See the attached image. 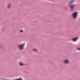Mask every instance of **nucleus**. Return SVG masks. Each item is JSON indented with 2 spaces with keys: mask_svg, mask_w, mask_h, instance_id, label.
Returning a JSON list of instances; mask_svg holds the SVG:
<instances>
[{
  "mask_svg": "<svg viewBox=\"0 0 80 80\" xmlns=\"http://www.w3.org/2000/svg\"><path fill=\"white\" fill-rule=\"evenodd\" d=\"M25 45V43L20 44L18 45L17 48H18L19 50H22L23 49Z\"/></svg>",
  "mask_w": 80,
  "mask_h": 80,
  "instance_id": "f257e3e1",
  "label": "nucleus"
},
{
  "mask_svg": "<svg viewBox=\"0 0 80 80\" xmlns=\"http://www.w3.org/2000/svg\"><path fill=\"white\" fill-rule=\"evenodd\" d=\"M69 7H70L71 10H73V9H74V8H75L77 7V5L76 4H69Z\"/></svg>",
  "mask_w": 80,
  "mask_h": 80,
  "instance_id": "f03ea898",
  "label": "nucleus"
},
{
  "mask_svg": "<svg viewBox=\"0 0 80 80\" xmlns=\"http://www.w3.org/2000/svg\"><path fill=\"white\" fill-rule=\"evenodd\" d=\"M72 17L74 19H76L77 18V17H78V12H75L73 13L72 14Z\"/></svg>",
  "mask_w": 80,
  "mask_h": 80,
  "instance_id": "7ed1b4c3",
  "label": "nucleus"
},
{
  "mask_svg": "<svg viewBox=\"0 0 80 80\" xmlns=\"http://www.w3.org/2000/svg\"><path fill=\"white\" fill-rule=\"evenodd\" d=\"M63 62L65 64H68L70 63V60L68 59H66L63 61Z\"/></svg>",
  "mask_w": 80,
  "mask_h": 80,
  "instance_id": "20e7f679",
  "label": "nucleus"
},
{
  "mask_svg": "<svg viewBox=\"0 0 80 80\" xmlns=\"http://www.w3.org/2000/svg\"><path fill=\"white\" fill-rule=\"evenodd\" d=\"M32 51L34 52H36L37 53H39V52H40V51L38 50V49L37 48H33L32 49Z\"/></svg>",
  "mask_w": 80,
  "mask_h": 80,
  "instance_id": "39448f33",
  "label": "nucleus"
},
{
  "mask_svg": "<svg viewBox=\"0 0 80 80\" xmlns=\"http://www.w3.org/2000/svg\"><path fill=\"white\" fill-rule=\"evenodd\" d=\"M19 65L20 66H22L24 65V63L22 61L19 62H18Z\"/></svg>",
  "mask_w": 80,
  "mask_h": 80,
  "instance_id": "423d86ee",
  "label": "nucleus"
},
{
  "mask_svg": "<svg viewBox=\"0 0 80 80\" xmlns=\"http://www.w3.org/2000/svg\"><path fill=\"white\" fill-rule=\"evenodd\" d=\"M78 39V37H75V38H73L72 39V40H73V42H76Z\"/></svg>",
  "mask_w": 80,
  "mask_h": 80,
  "instance_id": "0eeeda50",
  "label": "nucleus"
},
{
  "mask_svg": "<svg viewBox=\"0 0 80 80\" xmlns=\"http://www.w3.org/2000/svg\"><path fill=\"white\" fill-rule=\"evenodd\" d=\"M12 5V4H9L7 6V8H9L10 7H11V6Z\"/></svg>",
  "mask_w": 80,
  "mask_h": 80,
  "instance_id": "6e6552de",
  "label": "nucleus"
},
{
  "mask_svg": "<svg viewBox=\"0 0 80 80\" xmlns=\"http://www.w3.org/2000/svg\"><path fill=\"white\" fill-rule=\"evenodd\" d=\"M75 2V0H72L70 1V3L69 4H71V3H73Z\"/></svg>",
  "mask_w": 80,
  "mask_h": 80,
  "instance_id": "1a4fd4ad",
  "label": "nucleus"
},
{
  "mask_svg": "<svg viewBox=\"0 0 80 80\" xmlns=\"http://www.w3.org/2000/svg\"><path fill=\"white\" fill-rule=\"evenodd\" d=\"M19 32L21 33H23V30L22 29L20 30H19Z\"/></svg>",
  "mask_w": 80,
  "mask_h": 80,
  "instance_id": "9d476101",
  "label": "nucleus"
},
{
  "mask_svg": "<svg viewBox=\"0 0 80 80\" xmlns=\"http://www.w3.org/2000/svg\"><path fill=\"white\" fill-rule=\"evenodd\" d=\"M78 50H80V48H78Z\"/></svg>",
  "mask_w": 80,
  "mask_h": 80,
  "instance_id": "9b49d317",
  "label": "nucleus"
}]
</instances>
